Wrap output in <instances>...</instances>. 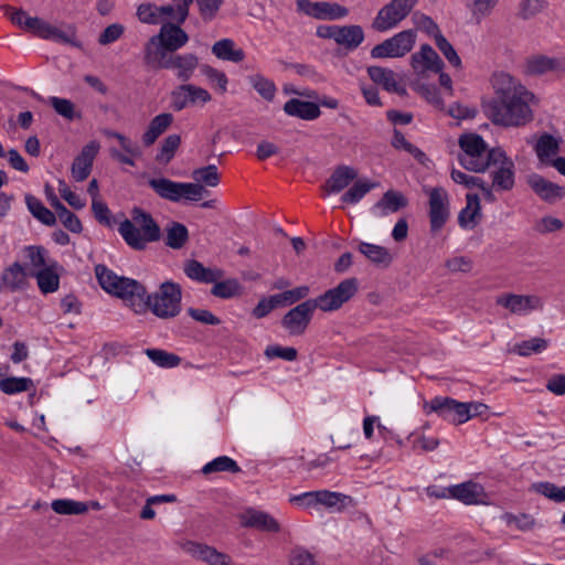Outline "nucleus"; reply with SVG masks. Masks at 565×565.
Instances as JSON below:
<instances>
[{
  "mask_svg": "<svg viewBox=\"0 0 565 565\" xmlns=\"http://www.w3.org/2000/svg\"><path fill=\"white\" fill-rule=\"evenodd\" d=\"M494 98L482 102L487 118L495 126L518 128L534 119L537 98L520 78L508 72H495L490 78Z\"/></svg>",
  "mask_w": 565,
  "mask_h": 565,
  "instance_id": "f257e3e1",
  "label": "nucleus"
},
{
  "mask_svg": "<svg viewBox=\"0 0 565 565\" xmlns=\"http://www.w3.org/2000/svg\"><path fill=\"white\" fill-rule=\"evenodd\" d=\"M100 287L109 295L121 299L136 313L146 311V288L137 280L118 276L104 265L95 267Z\"/></svg>",
  "mask_w": 565,
  "mask_h": 565,
  "instance_id": "f03ea898",
  "label": "nucleus"
},
{
  "mask_svg": "<svg viewBox=\"0 0 565 565\" xmlns=\"http://www.w3.org/2000/svg\"><path fill=\"white\" fill-rule=\"evenodd\" d=\"M118 232L134 249H145L149 243L159 241L161 231L150 214L134 210L131 217L119 224Z\"/></svg>",
  "mask_w": 565,
  "mask_h": 565,
  "instance_id": "7ed1b4c3",
  "label": "nucleus"
},
{
  "mask_svg": "<svg viewBox=\"0 0 565 565\" xmlns=\"http://www.w3.org/2000/svg\"><path fill=\"white\" fill-rule=\"evenodd\" d=\"M189 41L188 34L178 25L164 23L157 35L150 38L145 47L147 63L154 62L167 52L183 47Z\"/></svg>",
  "mask_w": 565,
  "mask_h": 565,
  "instance_id": "20e7f679",
  "label": "nucleus"
},
{
  "mask_svg": "<svg viewBox=\"0 0 565 565\" xmlns=\"http://www.w3.org/2000/svg\"><path fill=\"white\" fill-rule=\"evenodd\" d=\"M461 166L473 172H483L490 166V150L481 136L475 132L462 134L458 139Z\"/></svg>",
  "mask_w": 565,
  "mask_h": 565,
  "instance_id": "39448f33",
  "label": "nucleus"
},
{
  "mask_svg": "<svg viewBox=\"0 0 565 565\" xmlns=\"http://www.w3.org/2000/svg\"><path fill=\"white\" fill-rule=\"evenodd\" d=\"M182 292L179 285L166 281L160 285L158 291L152 295L146 292V309L160 319L177 317L181 311Z\"/></svg>",
  "mask_w": 565,
  "mask_h": 565,
  "instance_id": "423d86ee",
  "label": "nucleus"
},
{
  "mask_svg": "<svg viewBox=\"0 0 565 565\" xmlns=\"http://www.w3.org/2000/svg\"><path fill=\"white\" fill-rule=\"evenodd\" d=\"M491 190L508 192L515 184V164L507 152L500 148L490 149Z\"/></svg>",
  "mask_w": 565,
  "mask_h": 565,
  "instance_id": "0eeeda50",
  "label": "nucleus"
},
{
  "mask_svg": "<svg viewBox=\"0 0 565 565\" xmlns=\"http://www.w3.org/2000/svg\"><path fill=\"white\" fill-rule=\"evenodd\" d=\"M359 282L355 278H348L342 280L334 288H331L311 299L316 309L323 312H332L339 310L345 302H348L356 294Z\"/></svg>",
  "mask_w": 565,
  "mask_h": 565,
  "instance_id": "6e6552de",
  "label": "nucleus"
},
{
  "mask_svg": "<svg viewBox=\"0 0 565 565\" xmlns=\"http://www.w3.org/2000/svg\"><path fill=\"white\" fill-rule=\"evenodd\" d=\"M416 30H405L396 33L392 38L375 45L371 50L373 58H395L403 57L412 51L416 43Z\"/></svg>",
  "mask_w": 565,
  "mask_h": 565,
  "instance_id": "1a4fd4ad",
  "label": "nucleus"
},
{
  "mask_svg": "<svg viewBox=\"0 0 565 565\" xmlns=\"http://www.w3.org/2000/svg\"><path fill=\"white\" fill-rule=\"evenodd\" d=\"M416 2L417 0H392L376 14L372 23L373 29L385 32L397 26L408 15Z\"/></svg>",
  "mask_w": 565,
  "mask_h": 565,
  "instance_id": "9d476101",
  "label": "nucleus"
},
{
  "mask_svg": "<svg viewBox=\"0 0 565 565\" xmlns=\"http://www.w3.org/2000/svg\"><path fill=\"white\" fill-rule=\"evenodd\" d=\"M424 409L427 414L436 413L443 419L455 425H461L470 419L467 403L448 397H436L429 403H425Z\"/></svg>",
  "mask_w": 565,
  "mask_h": 565,
  "instance_id": "9b49d317",
  "label": "nucleus"
},
{
  "mask_svg": "<svg viewBox=\"0 0 565 565\" xmlns=\"http://www.w3.org/2000/svg\"><path fill=\"white\" fill-rule=\"evenodd\" d=\"M35 36L60 44L71 45L76 49L83 47V42L77 34V28L72 23L56 25L42 19Z\"/></svg>",
  "mask_w": 565,
  "mask_h": 565,
  "instance_id": "f8f14e48",
  "label": "nucleus"
},
{
  "mask_svg": "<svg viewBox=\"0 0 565 565\" xmlns=\"http://www.w3.org/2000/svg\"><path fill=\"white\" fill-rule=\"evenodd\" d=\"M212 100V95L207 89L193 85H179L171 92V107L180 111L186 107L204 106Z\"/></svg>",
  "mask_w": 565,
  "mask_h": 565,
  "instance_id": "ddd939ff",
  "label": "nucleus"
},
{
  "mask_svg": "<svg viewBox=\"0 0 565 565\" xmlns=\"http://www.w3.org/2000/svg\"><path fill=\"white\" fill-rule=\"evenodd\" d=\"M495 303L510 313L516 316H527L533 311L543 309V300L537 295H516L503 294L499 296Z\"/></svg>",
  "mask_w": 565,
  "mask_h": 565,
  "instance_id": "4468645a",
  "label": "nucleus"
},
{
  "mask_svg": "<svg viewBox=\"0 0 565 565\" xmlns=\"http://www.w3.org/2000/svg\"><path fill=\"white\" fill-rule=\"evenodd\" d=\"M297 8L300 12L317 20H341L349 14L348 8L329 1L311 2L309 0H298Z\"/></svg>",
  "mask_w": 565,
  "mask_h": 565,
  "instance_id": "2eb2a0df",
  "label": "nucleus"
},
{
  "mask_svg": "<svg viewBox=\"0 0 565 565\" xmlns=\"http://www.w3.org/2000/svg\"><path fill=\"white\" fill-rule=\"evenodd\" d=\"M429 223L433 233L439 232L449 218V195L443 188H434L428 192Z\"/></svg>",
  "mask_w": 565,
  "mask_h": 565,
  "instance_id": "dca6fc26",
  "label": "nucleus"
},
{
  "mask_svg": "<svg viewBox=\"0 0 565 565\" xmlns=\"http://www.w3.org/2000/svg\"><path fill=\"white\" fill-rule=\"evenodd\" d=\"M316 307L311 299L290 309L281 319V326L291 335H300L308 328Z\"/></svg>",
  "mask_w": 565,
  "mask_h": 565,
  "instance_id": "f3484780",
  "label": "nucleus"
},
{
  "mask_svg": "<svg viewBox=\"0 0 565 565\" xmlns=\"http://www.w3.org/2000/svg\"><path fill=\"white\" fill-rule=\"evenodd\" d=\"M411 67L419 77H427L444 68V62L435 50L428 44H422L419 50L411 56Z\"/></svg>",
  "mask_w": 565,
  "mask_h": 565,
  "instance_id": "a211bd4d",
  "label": "nucleus"
},
{
  "mask_svg": "<svg viewBox=\"0 0 565 565\" xmlns=\"http://www.w3.org/2000/svg\"><path fill=\"white\" fill-rule=\"evenodd\" d=\"M149 64L153 65L157 68H173L177 71L178 78L182 81H188L194 73L198 67L199 60L196 55L192 53L188 54H178L166 56L162 54L160 58L154 62H150Z\"/></svg>",
  "mask_w": 565,
  "mask_h": 565,
  "instance_id": "6ab92c4d",
  "label": "nucleus"
},
{
  "mask_svg": "<svg viewBox=\"0 0 565 565\" xmlns=\"http://www.w3.org/2000/svg\"><path fill=\"white\" fill-rule=\"evenodd\" d=\"M451 499H456L466 505H488L490 498L484 488L473 481H466L451 486Z\"/></svg>",
  "mask_w": 565,
  "mask_h": 565,
  "instance_id": "aec40b11",
  "label": "nucleus"
},
{
  "mask_svg": "<svg viewBox=\"0 0 565 565\" xmlns=\"http://www.w3.org/2000/svg\"><path fill=\"white\" fill-rule=\"evenodd\" d=\"M524 72L530 76L564 73L565 56L533 55L525 61Z\"/></svg>",
  "mask_w": 565,
  "mask_h": 565,
  "instance_id": "412c9836",
  "label": "nucleus"
},
{
  "mask_svg": "<svg viewBox=\"0 0 565 565\" xmlns=\"http://www.w3.org/2000/svg\"><path fill=\"white\" fill-rule=\"evenodd\" d=\"M526 183L541 200L547 203H554L565 198V188L551 182L537 173L529 174Z\"/></svg>",
  "mask_w": 565,
  "mask_h": 565,
  "instance_id": "4be33fe9",
  "label": "nucleus"
},
{
  "mask_svg": "<svg viewBox=\"0 0 565 565\" xmlns=\"http://www.w3.org/2000/svg\"><path fill=\"white\" fill-rule=\"evenodd\" d=\"M100 149V145L96 140L89 141L74 159L72 164V177L75 181L81 182L85 180L90 171L95 157Z\"/></svg>",
  "mask_w": 565,
  "mask_h": 565,
  "instance_id": "5701e85b",
  "label": "nucleus"
},
{
  "mask_svg": "<svg viewBox=\"0 0 565 565\" xmlns=\"http://www.w3.org/2000/svg\"><path fill=\"white\" fill-rule=\"evenodd\" d=\"M239 521L245 527H254L270 533H278L280 531V524L274 516L256 509L245 510L241 513Z\"/></svg>",
  "mask_w": 565,
  "mask_h": 565,
  "instance_id": "b1692460",
  "label": "nucleus"
},
{
  "mask_svg": "<svg viewBox=\"0 0 565 565\" xmlns=\"http://www.w3.org/2000/svg\"><path fill=\"white\" fill-rule=\"evenodd\" d=\"M183 550L192 557L206 562L210 565H233L231 557L205 544L186 542Z\"/></svg>",
  "mask_w": 565,
  "mask_h": 565,
  "instance_id": "393cba45",
  "label": "nucleus"
},
{
  "mask_svg": "<svg viewBox=\"0 0 565 565\" xmlns=\"http://www.w3.org/2000/svg\"><path fill=\"white\" fill-rule=\"evenodd\" d=\"M370 78L377 85L382 86L390 93L404 95L406 93L405 86L402 83V77L390 68L380 66H370L367 68Z\"/></svg>",
  "mask_w": 565,
  "mask_h": 565,
  "instance_id": "a878e982",
  "label": "nucleus"
},
{
  "mask_svg": "<svg viewBox=\"0 0 565 565\" xmlns=\"http://www.w3.org/2000/svg\"><path fill=\"white\" fill-rule=\"evenodd\" d=\"M406 196L394 190L386 191L382 199L377 201L372 207V214L377 217H383L398 212L407 205Z\"/></svg>",
  "mask_w": 565,
  "mask_h": 565,
  "instance_id": "bb28decb",
  "label": "nucleus"
},
{
  "mask_svg": "<svg viewBox=\"0 0 565 565\" xmlns=\"http://www.w3.org/2000/svg\"><path fill=\"white\" fill-rule=\"evenodd\" d=\"M481 204L477 194L466 195V206L459 212L458 224L461 228L471 231L481 220Z\"/></svg>",
  "mask_w": 565,
  "mask_h": 565,
  "instance_id": "cd10ccee",
  "label": "nucleus"
},
{
  "mask_svg": "<svg viewBox=\"0 0 565 565\" xmlns=\"http://www.w3.org/2000/svg\"><path fill=\"white\" fill-rule=\"evenodd\" d=\"M284 111L291 117H297L302 120H315L320 115V107L316 103L291 98L284 105Z\"/></svg>",
  "mask_w": 565,
  "mask_h": 565,
  "instance_id": "c85d7f7f",
  "label": "nucleus"
},
{
  "mask_svg": "<svg viewBox=\"0 0 565 565\" xmlns=\"http://www.w3.org/2000/svg\"><path fill=\"white\" fill-rule=\"evenodd\" d=\"M62 267L57 262L50 263L45 268L34 273L38 286L43 294L55 292L60 287V274Z\"/></svg>",
  "mask_w": 565,
  "mask_h": 565,
  "instance_id": "c756f323",
  "label": "nucleus"
},
{
  "mask_svg": "<svg viewBox=\"0 0 565 565\" xmlns=\"http://www.w3.org/2000/svg\"><path fill=\"white\" fill-rule=\"evenodd\" d=\"M0 9L14 25L35 35L42 20L41 18L31 17L24 10L15 9L9 4H2Z\"/></svg>",
  "mask_w": 565,
  "mask_h": 565,
  "instance_id": "7c9ffc66",
  "label": "nucleus"
},
{
  "mask_svg": "<svg viewBox=\"0 0 565 565\" xmlns=\"http://www.w3.org/2000/svg\"><path fill=\"white\" fill-rule=\"evenodd\" d=\"M172 122L173 115L170 113H161L154 116L141 137L143 145L147 147L153 145L156 140L172 125Z\"/></svg>",
  "mask_w": 565,
  "mask_h": 565,
  "instance_id": "2f4dec72",
  "label": "nucleus"
},
{
  "mask_svg": "<svg viewBox=\"0 0 565 565\" xmlns=\"http://www.w3.org/2000/svg\"><path fill=\"white\" fill-rule=\"evenodd\" d=\"M352 497L342 492L319 490V505L331 512H342L347 508L354 507Z\"/></svg>",
  "mask_w": 565,
  "mask_h": 565,
  "instance_id": "473e14b6",
  "label": "nucleus"
},
{
  "mask_svg": "<svg viewBox=\"0 0 565 565\" xmlns=\"http://www.w3.org/2000/svg\"><path fill=\"white\" fill-rule=\"evenodd\" d=\"M26 284V274L19 263H13L6 268L1 275L0 289L15 291L22 289Z\"/></svg>",
  "mask_w": 565,
  "mask_h": 565,
  "instance_id": "72a5a7b5",
  "label": "nucleus"
},
{
  "mask_svg": "<svg viewBox=\"0 0 565 565\" xmlns=\"http://www.w3.org/2000/svg\"><path fill=\"white\" fill-rule=\"evenodd\" d=\"M358 172L355 169L343 166L339 167L329 178L324 185L327 194L339 193L345 189L353 180H355Z\"/></svg>",
  "mask_w": 565,
  "mask_h": 565,
  "instance_id": "f704fd0d",
  "label": "nucleus"
},
{
  "mask_svg": "<svg viewBox=\"0 0 565 565\" xmlns=\"http://www.w3.org/2000/svg\"><path fill=\"white\" fill-rule=\"evenodd\" d=\"M364 41V32L360 25H339L335 43L344 49L354 50Z\"/></svg>",
  "mask_w": 565,
  "mask_h": 565,
  "instance_id": "c9c22d12",
  "label": "nucleus"
},
{
  "mask_svg": "<svg viewBox=\"0 0 565 565\" xmlns=\"http://www.w3.org/2000/svg\"><path fill=\"white\" fill-rule=\"evenodd\" d=\"M212 53L222 61L239 63L245 58V53L237 47L231 39H222L212 45Z\"/></svg>",
  "mask_w": 565,
  "mask_h": 565,
  "instance_id": "e433bc0d",
  "label": "nucleus"
},
{
  "mask_svg": "<svg viewBox=\"0 0 565 565\" xmlns=\"http://www.w3.org/2000/svg\"><path fill=\"white\" fill-rule=\"evenodd\" d=\"M149 185L160 198L172 202L180 201L181 182L167 178H153L149 180Z\"/></svg>",
  "mask_w": 565,
  "mask_h": 565,
  "instance_id": "4c0bfd02",
  "label": "nucleus"
},
{
  "mask_svg": "<svg viewBox=\"0 0 565 565\" xmlns=\"http://www.w3.org/2000/svg\"><path fill=\"white\" fill-rule=\"evenodd\" d=\"M184 271L189 278L202 282H213L222 277L221 270L206 268L196 260L189 262L184 267Z\"/></svg>",
  "mask_w": 565,
  "mask_h": 565,
  "instance_id": "58836bf2",
  "label": "nucleus"
},
{
  "mask_svg": "<svg viewBox=\"0 0 565 565\" xmlns=\"http://www.w3.org/2000/svg\"><path fill=\"white\" fill-rule=\"evenodd\" d=\"M559 150V140L551 135H543L535 145V152L540 161L551 163L552 159Z\"/></svg>",
  "mask_w": 565,
  "mask_h": 565,
  "instance_id": "ea45409f",
  "label": "nucleus"
},
{
  "mask_svg": "<svg viewBox=\"0 0 565 565\" xmlns=\"http://www.w3.org/2000/svg\"><path fill=\"white\" fill-rule=\"evenodd\" d=\"M25 204L29 212L41 223L53 226L56 222L55 214L50 211L43 203L31 194L25 195Z\"/></svg>",
  "mask_w": 565,
  "mask_h": 565,
  "instance_id": "a19ab883",
  "label": "nucleus"
},
{
  "mask_svg": "<svg viewBox=\"0 0 565 565\" xmlns=\"http://www.w3.org/2000/svg\"><path fill=\"white\" fill-rule=\"evenodd\" d=\"M145 354L154 365L163 369L177 367L181 363V358L179 355L163 349H146Z\"/></svg>",
  "mask_w": 565,
  "mask_h": 565,
  "instance_id": "79ce46f5",
  "label": "nucleus"
},
{
  "mask_svg": "<svg viewBox=\"0 0 565 565\" xmlns=\"http://www.w3.org/2000/svg\"><path fill=\"white\" fill-rule=\"evenodd\" d=\"M189 238L188 228L178 222H171L166 227V245L173 249L182 248Z\"/></svg>",
  "mask_w": 565,
  "mask_h": 565,
  "instance_id": "37998d69",
  "label": "nucleus"
},
{
  "mask_svg": "<svg viewBox=\"0 0 565 565\" xmlns=\"http://www.w3.org/2000/svg\"><path fill=\"white\" fill-rule=\"evenodd\" d=\"M52 510L62 515H78L85 514L88 511L86 502L76 501L73 499H56L51 503Z\"/></svg>",
  "mask_w": 565,
  "mask_h": 565,
  "instance_id": "c03bdc74",
  "label": "nucleus"
},
{
  "mask_svg": "<svg viewBox=\"0 0 565 565\" xmlns=\"http://www.w3.org/2000/svg\"><path fill=\"white\" fill-rule=\"evenodd\" d=\"M192 179L203 188H216L221 182L218 169L215 164H209L194 169L191 174Z\"/></svg>",
  "mask_w": 565,
  "mask_h": 565,
  "instance_id": "a18cd8bd",
  "label": "nucleus"
},
{
  "mask_svg": "<svg viewBox=\"0 0 565 565\" xmlns=\"http://www.w3.org/2000/svg\"><path fill=\"white\" fill-rule=\"evenodd\" d=\"M375 182L362 179L354 184L341 196L342 202L348 204L359 203L371 190L376 188Z\"/></svg>",
  "mask_w": 565,
  "mask_h": 565,
  "instance_id": "49530a36",
  "label": "nucleus"
},
{
  "mask_svg": "<svg viewBox=\"0 0 565 565\" xmlns=\"http://www.w3.org/2000/svg\"><path fill=\"white\" fill-rule=\"evenodd\" d=\"M500 0H467V9L471 18L480 22L488 18L498 7Z\"/></svg>",
  "mask_w": 565,
  "mask_h": 565,
  "instance_id": "de8ad7c7",
  "label": "nucleus"
},
{
  "mask_svg": "<svg viewBox=\"0 0 565 565\" xmlns=\"http://www.w3.org/2000/svg\"><path fill=\"white\" fill-rule=\"evenodd\" d=\"M359 250L363 254L367 259L375 264H381L387 266L392 262V256L390 252L380 245H374L370 243H361L359 245Z\"/></svg>",
  "mask_w": 565,
  "mask_h": 565,
  "instance_id": "09e8293b",
  "label": "nucleus"
},
{
  "mask_svg": "<svg viewBox=\"0 0 565 565\" xmlns=\"http://www.w3.org/2000/svg\"><path fill=\"white\" fill-rule=\"evenodd\" d=\"M239 472L241 468L236 461L227 456H220L205 463L202 468L203 475H211L215 472Z\"/></svg>",
  "mask_w": 565,
  "mask_h": 565,
  "instance_id": "8fccbe9b",
  "label": "nucleus"
},
{
  "mask_svg": "<svg viewBox=\"0 0 565 565\" xmlns=\"http://www.w3.org/2000/svg\"><path fill=\"white\" fill-rule=\"evenodd\" d=\"M457 121L471 120L478 115V108L475 105L454 102L443 110Z\"/></svg>",
  "mask_w": 565,
  "mask_h": 565,
  "instance_id": "3c124183",
  "label": "nucleus"
},
{
  "mask_svg": "<svg viewBox=\"0 0 565 565\" xmlns=\"http://www.w3.org/2000/svg\"><path fill=\"white\" fill-rule=\"evenodd\" d=\"M547 7V0H521L518 4V15L523 20H530L544 12Z\"/></svg>",
  "mask_w": 565,
  "mask_h": 565,
  "instance_id": "603ef678",
  "label": "nucleus"
},
{
  "mask_svg": "<svg viewBox=\"0 0 565 565\" xmlns=\"http://www.w3.org/2000/svg\"><path fill=\"white\" fill-rule=\"evenodd\" d=\"M181 145V137L179 135H169L166 137L157 153V161L160 163H168L174 157L177 150Z\"/></svg>",
  "mask_w": 565,
  "mask_h": 565,
  "instance_id": "864d4df0",
  "label": "nucleus"
},
{
  "mask_svg": "<svg viewBox=\"0 0 565 565\" xmlns=\"http://www.w3.org/2000/svg\"><path fill=\"white\" fill-rule=\"evenodd\" d=\"M253 88L267 102H271L276 95V85L274 82L263 75L256 74L249 77Z\"/></svg>",
  "mask_w": 565,
  "mask_h": 565,
  "instance_id": "5fc2aeb1",
  "label": "nucleus"
},
{
  "mask_svg": "<svg viewBox=\"0 0 565 565\" xmlns=\"http://www.w3.org/2000/svg\"><path fill=\"white\" fill-rule=\"evenodd\" d=\"M47 102L53 107V109L65 119L74 120L81 118V114L76 110V107L72 100L52 96Z\"/></svg>",
  "mask_w": 565,
  "mask_h": 565,
  "instance_id": "6e6d98bb",
  "label": "nucleus"
},
{
  "mask_svg": "<svg viewBox=\"0 0 565 565\" xmlns=\"http://www.w3.org/2000/svg\"><path fill=\"white\" fill-rule=\"evenodd\" d=\"M25 257L30 266L35 270H40L54 263L55 260L49 258L46 249L41 246H28L25 248Z\"/></svg>",
  "mask_w": 565,
  "mask_h": 565,
  "instance_id": "4d7b16f0",
  "label": "nucleus"
},
{
  "mask_svg": "<svg viewBox=\"0 0 565 565\" xmlns=\"http://www.w3.org/2000/svg\"><path fill=\"white\" fill-rule=\"evenodd\" d=\"M264 355L268 361L282 360L292 362L298 358V351L292 347H282L280 344H269L264 351Z\"/></svg>",
  "mask_w": 565,
  "mask_h": 565,
  "instance_id": "13d9d810",
  "label": "nucleus"
},
{
  "mask_svg": "<svg viewBox=\"0 0 565 565\" xmlns=\"http://www.w3.org/2000/svg\"><path fill=\"white\" fill-rule=\"evenodd\" d=\"M211 292L215 297L227 299L238 296L242 292V286L237 279H226L215 282Z\"/></svg>",
  "mask_w": 565,
  "mask_h": 565,
  "instance_id": "bf43d9fd",
  "label": "nucleus"
},
{
  "mask_svg": "<svg viewBox=\"0 0 565 565\" xmlns=\"http://www.w3.org/2000/svg\"><path fill=\"white\" fill-rule=\"evenodd\" d=\"M201 72L212 87H216L221 93L227 90L228 78L224 72L210 65H203Z\"/></svg>",
  "mask_w": 565,
  "mask_h": 565,
  "instance_id": "052dcab7",
  "label": "nucleus"
},
{
  "mask_svg": "<svg viewBox=\"0 0 565 565\" xmlns=\"http://www.w3.org/2000/svg\"><path fill=\"white\" fill-rule=\"evenodd\" d=\"M434 41L436 46L445 56V58L449 62V64L452 67L460 70L462 66L461 58L457 54L451 43L443 34L438 35Z\"/></svg>",
  "mask_w": 565,
  "mask_h": 565,
  "instance_id": "680f3d73",
  "label": "nucleus"
},
{
  "mask_svg": "<svg viewBox=\"0 0 565 565\" xmlns=\"http://www.w3.org/2000/svg\"><path fill=\"white\" fill-rule=\"evenodd\" d=\"M434 41L436 46L445 56V58L449 62V64L452 67L460 70L462 66L461 58L457 54L451 43L443 34L438 35Z\"/></svg>",
  "mask_w": 565,
  "mask_h": 565,
  "instance_id": "e2e57ef3",
  "label": "nucleus"
},
{
  "mask_svg": "<svg viewBox=\"0 0 565 565\" xmlns=\"http://www.w3.org/2000/svg\"><path fill=\"white\" fill-rule=\"evenodd\" d=\"M434 41L436 46L445 56V58L449 62V64L452 67L460 70L462 66L461 58L457 54L451 43L443 34L438 35Z\"/></svg>",
  "mask_w": 565,
  "mask_h": 565,
  "instance_id": "0e129e2a",
  "label": "nucleus"
},
{
  "mask_svg": "<svg viewBox=\"0 0 565 565\" xmlns=\"http://www.w3.org/2000/svg\"><path fill=\"white\" fill-rule=\"evenodd\" d=\"M533 490L552 501L565 502V486L559 488L552 482H537L533 484Z\"/></svg>",
  "mask_w": 565,
  "mask_h": 565,
  "instance_id": "69168bd1",
  "label": "nucleus"
},
{
  "mask_svg": "<svg viewBox=\"0 0 565 565\" xmlns=\"http://www.w3.org/2000/svg\"><path fill=\"white\" fill-rule=\"evenodd\" d=\"M207 194V190L203 184L194 182H181L180 200L196 202L202 200Z\"/></svg>",
  "mask_w": 565,
  "mask_h": 565,
  "instance_id": "338daca9",
  "label": "nucleus"
},
{
  "mask_svg": "<svg viewBox=\"0 0 565 565\" xmlns=\"http://www.w3.org/2000/svg\"><path fill=\"white\" fill-rule=\"evenodd\" d=\"M225 0H196L199 12L204 21H212L215 19Z\"/></svg>",
  "mask_w": 565,
  "mask_h": 565,
  "instance_id": "774afa93",
  "label": "nucleus"
}]
</instances>
